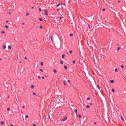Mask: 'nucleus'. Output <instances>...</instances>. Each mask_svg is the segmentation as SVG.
Returning a JSON list of instances; mask_svg holds the SVG:
<instances>
[{"mask_svg": "<svg viewBox=\"0 0 126 126\" xmlns=\"http://www.w3.org/2000/svg\"><path fill=\"white\" fill-rule=\"evenodd\" d=\"M44 12L45 14H46V15L47 16L48 15V11L47 10H44Z\"/></svg>", "mask_w": 126, "mask_h": 126, "instance_id": "nucleus-1", "label": "nucleus"}, {"mask_svg": "<svg viewBox=\"0 0 126 126\" xmlns=\"http://www.w3.org/2000/svg\"><path fill=\"white\" fill-rule=\"evenodd\" d=\"M67 119V117H65L64 118L62 119V121H65V120H66Z\"/></svg>", "mask_w": 126, "mask_h": 126, "instance_id": "nucleus-2", "label": "nucleus"}, {"mask_svg": "<svg viewBox=\"0 0 126 126\" xmlns=\"http://www.w3.org/2000/svg\"><path fill=\"white\" fill-rule=\"evenodd\" d=\"M110 82L111 83H112L114 82V81L113 80H110Z\"/></svg>", "mask_w": 126, "mask_h": 126, "instance_id": "nucleus-3", "label": "nucleus"}, {"mask_svg": "<svg viewBox=\"0 0 126 126\" xmlns=\"http://www.w3.org/2000/svg\"><path fill=\"white\" fill-rule=\"evenodd\" d=\"M66 82L65 80H64L63 81V83L64 85H66Z\"/></svg>", "mask_w": 126, "mask_h": 126, "instance_id": "nucleus-4", "label": "nucleus"}, {"mask_svg": "<svg viewBox=\"0 0 126 126\" xmlns=\"http://www.w3.org/2000/svg\"><path fill=\"white\" fill-rule=\"evenodd\" d=\"M64 69L65 70H67V67L66 65L64 66Z\"/></svg>", "mask_w": 126, "mask_h": 126, "instance_id": "nucleus-5", "label": "nucleus"}, {"mask_svg": "<svg viewBox=\"0 0 126 126\" xmlns=\"http://www.w3.org/2000/svg\"><path fill=\"white\" fill-rule=\"evenodd\" d=\"M121 119L122 121L123 122L124 121V118H123V117L122 116H121Z\"/></svg>", "mask_w": 126, "mask_h": 126, "instance_id": "nucleus-6", "label": "nucleus"}, {"mask_svg": "<svg viewBox=\"0 0 126 126\" xmlns=\"http://www.w3.org/2000/svg\"><path fill=\"white\" fill-rule=\"evenodd\" d=\"M8 48L9 49H11V47L10 46H8Z\"/></svg>", "mask_w": 126, "mask_h": 126, "instance_id": "nucleus-7", "label": "nucleus"}, {"mask_svg": "<svg viewBox=\"0 0 126 126\" xmlns=\"http://www.w3.org/2000/svg\"><path fill=\"white\" fill-rule=\"evenodd\" d=\"M3 49H5L6 48V46L5 45H4L3 46Z\"/></svg>", "mask_w": 126, "mask_h": 126, "instance_id": "nucleus-8", "label": "nucleus"}, {"mask_svg": "<svg viewBox=\"0 0 126 126\" xmlns=\"http://www.w3.org/2000/svg\"><path fill=\"white\" fill-rule=\"evenodd\" d=\"M65 55L64 54H63L62 55V58H63L64 57H65Z\"/></svg>", "mask_w": 126, "mask_h": 126, "instance_id": "nucleus-9", "label": "nucleus"}, {"mask_svg": "<svg viewBox=\"0 0 126 126\" xmlns=\"http://www.w3.org/2000/svg\"><path fill=\"white\" fill-rule=\"evenodd\" d=\"M53 72L54 73H56L57 72V70L55 69H54L53 70Z\"/></svg>", "mask_w": 126, "mask_h": 126, "instance_id": "nucleus-10", "label": "nucleus"}, {"mask_svg": "<svg viewBox=\"0 0 126 126\" xmlns=\"http://www.w3.org/2000/svg\"><path fill=\"white\" fill-rule=\"evenodd\" d=\"M4 123L3 121H1L0 122V124L1 125H3L4 124Z\"/></svg>", "mask_w": 126, "mask_h": 126, "instance_id": "nucleus-11", "label": "nucleus"}, {"mask_svg": "<svg viewBox=\"0 0 126 126\" xmlns=\"http://www.w3.org/2000/svg\"><path fill=\"white\" fill-rule=\"evenodd\" d=\"M39 19L40 21H42L43 20V19L41 18H39Z\"/></svg>", "mask_w": 126, "mask_h": 126, "instance_id": "nucleus-12", "label": "nucleus"}, {"mask_svg": "<svg viewBox=\"0 0 126 126\" xmlns=\"http://www.w3.org/2000/svg\"><path fill=\"white\" fill-rule=\"evenodd\" d=\"M97 87L98 88L99 90H100V87L98 85H97Z\"/></svg>", "mask_w": 126, "mask_h": 126, "instance_id": "nucleus-13", "label": "nucleus"}, {"mask_svg": "<svg viewBox=\"0 0 126 126\" xmlns=\"http://www.w3.org/2000/svg\"><path fill=\"white\" fill-rule=\"evenodd\" d=\"M34 87V86L33 85H31V87L32 89H33Z\"/></svg>", "mask_w": 126, "mask_h": 126, "instance_id": "nucleus-14", "label": "nucleus"}, {"mask_svg": "<svg viewBox=\"0 0 126 126\" xmlns=\"http://www.w3.org/2000/svg\"><path fill=\"white\" fill-rule=\"evenodd\" d=\"M60 63L61 64H63V61L62 60H61L60 61Z\"/></svg>", "mask_w": 126, "mask_h": 126, "instance_id": "nucleus-15", "label": "nucleus"}, {"mask_svg": "<svg viewBox=\"0 0 126 126\" xmlns=\"http://www.w3.org/2000/svg\"><path fill=\"white\" fill-rule=\"evenodd\" d=\"M74 112L76 113V114H77V110L75 109L74 110Z\"/></svg>", "mask_w": 126, "mask_h": 126, "instance_id": "nucleus-16", "label": "nucleus"}, {"mask_svg": "<svg viewBox=\"0 0 126 126\" xmlns=\"http://www.w3.org/2000/svg\"><path fill=\"white\" fill-rule=\"evenodd\" d=\"M41 65L42 66H43V62H41L40 63Z\"/></svg>", "mask_w": 126, "mask_h": 126, "instance_id": "nucleus-17", "label": "nucleus"}, {"mask_svg": "<svg viewBox=\"0 0 126 126\" xmlns=\"http://www.w3.org/2000/svg\"><path fill=\"white\" fill-rule=\"evenodd\" d=\"M86 108H90V107L89 105H87L86 106Z\"/></svg>", "mask_w": 126, "mask_h": 126, "instance_id": "nucleus-18", "label": "nucleus"}, {"mask_svg": "<svg viewBox=\"0 0 126 126\" xmlns=\"http://www.w3.org/2000/svg\"><path fill=\"white\" fill-rule=\"evenodd\" d=\"M5 27L7 29H8V27L7 25H5Z\"/></svg>", "mask_w": 126, "mask_h": 126, "instance_id": "nucleus-19", "label": "nucleus"}, {"mask_svg": "<svg viewBox=\"0 0 126 126\" xmlns=\"http://www.w3.org/2000/svg\"><path fill=\"white\" fill-rule=\"evenodd\" d=\"M123 8L125 10H126V7L125 6H123Z\"/></svg>", "mask_w": 126, "mask_h": 126, "instance_id": "nucleus-20", "label": "nucleus"}, {"mask_svg": "<svg viewBox=\"0 0 126 126\" xmlns=\"http://www.w3.org/2000/svg\"><path fill=\"white\" fill-rule=\"evenodd\" d=\"M73 63V64H75V60H73L72 62Z\"/></svg>", "mask_w": 126, "mask_h": 126, "instance_id": "nucleus-21", "label": "nucleus"}, {"mask_svg": "<svg viewBox=\"0 0 126 126\" xmlns=\"http://www.w3.org/2000/svg\"><path fill=\"white\" fill-rule=\"evenodd\" d=\"M69 35L70 36H72L73 35V34L72 33H70Z\"/></svg>", "mask_w": 126, "mask_h": 126, "instance_id": "nucleus-22", "label": "nucleus"}, {"mask_svg": "<svg viewBox=\"0 0 126 126\" xmlns=\"http://www.w3.org/2000/svg\"><path fill=\"white\" fill-rule=\"evenodd\" d=\"M50 39H51V40L52 41V42H53V39H52V36H50Z\"/></svg>", "mask_w": 126, "mask_h": 126, "instance_id": "nucleus-23", "label": "nucleus"}, {"mask_svg": "<svg viewBox=\"0 0 126 126\" xmlns=\"http://www.w3.org/2000/svg\"><path fill=\"white\" fill-rule=\"evenodd\" d=\"M10 110V108H7V110L8 111H9Z\"/></svg>", "mask_w": 126, "mask_h": 126, "instance_id": "nucleus-24", "label": "nucleus"}, {"mask_svg": "<svg viewBox=\"0 0 126 126\" xmlns=\"http://www.w3.org/2000/svg\"><path fill=\"white\" fill-rule=\"evenodd\" d=\"M111 91L113 92H115L114 90L113 89H112L111 90Z\"/></svg>", "mask_w": 126, "mask_h": 126, "instance_id": "nucleus-25", "label": "nucleus"}, {"mask_svg": "<svg viewBox=\"0 0 126 126\" xmlns=\"http://www.w3.org/2000/svg\"><path fill=\"white\" fill-rule=\"evenodd\" d=\"M29 15V14L28 13H26V15L27 16H28Z\"/></svg>", "mask_w": 126, "mask_h": 126, "instance_id": "nucleus-26", "label": "nucleus"}, {"mask_svg": "<svg viewBox=\"0 0 126 126\" xmlns=\"http://www.w3.org/2000/svg\"><path fill=\"white\" fill-rule=\"evenodd\" d=\"M5 33V32L4 31H2L1 32V33L2 34H3Z\"/></svg>", "mask_w": 126, "mask_h": 126, "instance_id": "nucleus-27", "label": "nucleus"}, {"mask_svg": "<svg viewBox=\"0 0 126 126\" xmlns=\"http://www.w3.org/2000/svg\"><path fill=\"white\" fill-rule=\"evenodd\" d=\"M69 53L70 54H71L72 53V51L71 50H70Z\"/></svg>", "mask_w": 126, "mask_h": 126, "instance_id": "nucleus-28", "label": "nucleus"}, {"mask_svg": "<svg viewBox=\"0 0 126 126\" xmlns=\"http://www.w3.org/2000/svg\"><path fill=\"white\" fill-rule=\"evenodd\" d=\"M115 72H117L118 71V69L117 68H116L115 69Z\"/></svg>", "mask_w": 126, "mask_h": 126, "instance_id": "nucleus-29", "label": "nucleus"}, {"mask_svg": "<svg viewBox=\"0 0 126 126\" xmlns=\"http://www.w3.org/2000/svg\"><path fill=\"white\" fill-rule=\"evenodd\" d=\"M40 28L41 29H43L42 26H40Z\"/></svg>", "mask_w": 126, "mask_h": 126, "instance_id": "nucleus-30", "label": "nucleus"}, {"mask_svg": "<svg viewBox=\"0 0 126 126\" xmlns=\"http://www.w3.org/2000/svg\"><path fill=\"white\" fill-rule=\"evenodd\" d=\"M78 117L79 118H80L81 117V115L80 114H79L78 115Z\"/></svg>", "mask_w": 126, "mask_h": 126, "instance_id": "nucleus-31", "label": "nucleus"}, {"mask_svg": "<svg viewBox=\"0 0 126 126\" xmlns=\"http://www.w3.org/2000/svg\"><path fill=\"white\" fill-rule=\"evenodd\" d=\"M39 11L40 12H41L42 10L40 8H39Z\"/></svg>", "mask_w": 126, "mask_h": 126, "instance_id": "nucleus-32", "label": "nucleus"}, {"mask_svg": "<svg viewBox=\"0 0 126 126\" xmlns=\"http://www.w3.org/2000/svg\"><path fill=\"white\" fill-rule=\"evenodd\" d=\"M90 99V98L89 97H88L87 98V100H89Z\"/></svg>", "mask_w": 126, "mask_h": 126, "instance_id": "nucleus-33", "label": "nucleus"}, {"mask_svg": "<svg viewBox=\"0 0 126 126\" xmlns=\"http://www.w3.org/2000/svg\"><path fill=\"white\" fill-rule=\"evenodd\" d=\"M60 3H59V4H57V7H58V6H59V5H60Z\"/></svg>", "mask_w": 126, "mask_h": 126, "instance_id": "nucleus-34", "label": "nucleus"}, {"mask_svg": "<svg viewBox=\"0 0 126 126\" xmlns=\"http://www.w3.org/2000/svg\"><path fill=\"white\" fill-rule=\"evenodd\" d=\"M120 49V48L119 47H117V50L119 51Z\"/></svg>", "mask_w": 126, "mask_h": 126, "instance_id": "nucleus-35", "label": "nucleus"}, {"mask_svg": "<svg viewBox=\"0 0 126 126\" xmlns=\"http://www.w3.org/2000/svg\"><path fill=\"white\" fill-rule=\"evenodd\" d=\"M25 117L27 118H28V115H26L25 116Z\"/></svg>", "mask_w": 126, "mask_h": 126, "instance_id": "nucleus-36", "label": "nucleus"}, {"mask_svg": "<svg viewBox=\"0 0 126 126\" xmlns=\"http://www.w3.org/2000/svg\"><path fill=\"white\" fill-rule=\"evenodd\" d=\"M88 27L89 28H90V25L89 24H88Z\"/></svg>", "mask_w": 126, "mask_h": 126, "instance_id": "nucleus-37", "label": "nucleus"}, {"mask_svg": "<svg viewBox=\"0 0 126 126\" xmlns=\"http://www.w3.org/2000/svg\"><path fill=\"white\" fill-rule=\"evenodd\" d=\"M102 10L103 11H105L106 9L105 8H104Z\"/></svg>", "mask_w": 126, "mask_h": 126, "instance_id": "nucleus-38", "label": "nucleus"}, {"mask_svg": "<svg viewBox=\"0 0 126 126\" xmlns=\"http://www.w3.org/2000/svg\"><path fill=\"white\" fill-rule=\"evenodd\" d=\"M124 67V66L123 65H121V68H123Z\"/></svg>", "mask_w": 126, "mask_h": 126, "instance_id": "nucleus-39", "label": "nucleus"}, {"mask_svg": "<svg viewBox=\"0 0 126 126\" xmlns=\"http://www.w3.org/2000/svg\"><path fill=\"white\" fill-rule=\"evenodd\" d=\"M33 95H36V93H35L34 92H33Z\"/></svg>", "mask_w": 126, "mask_h": 126, "instance_id": "nucleus-40", "label": "nucleus"}, {"mask_svg": "<svg viewBox=\"0 0 126 126\" xmlns=\"http://www.w3.org/2000/svg\"><path fill=\"white\" fill-rule=\"evenodd\" d=\"M40 70L42 72H43V70L42 69H40Z\"/></svg>", "mask_w": 126, "mask_h": 126, "instance_id": "nucleus-41", "label": "nucleus"}, {"mask_svg": "<svg viewBox=\"0 0 126 126\" xmlns=\"http://www.w3.org/2000/svg\"><path fill=\"white\" fill-rule=\"evenodd\" d=\"M38 78L39 79H41V77L40 76H38Z\"/></svg>", "mask_w": 126, "mask_h": 126, "instance_id": "nucleus-42", "label": "nucleus"}, {"mask_svg": "<svg viewBox=\"0 0 126 126\" xmlns=\"http://www.w3.org/2000/svg\"><path fill=\"white\" fill-rule=\"evenodd\" d=\"M94 125H96L97 124L95 122H94Z\"/></svg>", "mask_w": 126, "mask_h": 126, "instance_id": "nucleus-43", "label": "nucleus"}, {"mask_svg": "<svg viewBox=\"0 0 126 126\" xmlns=\"http://www.w3.org/2000/svg\"><path fill=\"white\" fill-rule=\"evenodd\" d=\"M67 81L69 83H70V81L69 80H68Z\"/></svg>", "mask_w": 126, "mask_h": 126, "instance_id": "nucleus-44", "label": "nucleus"}, {"mask_svg": "<svg viewBox=\"0 0 126 126\" xmlns=\"http://www.w3.org/2000/svg\"><path fill=\"white\" fill-rule=\"evenodd\" d=\"M33 126H36V125L35 124H33Z\"/></svg>", "mask_w": 126, "mask_h": 126, "instance_id": "nucleus-45", "label": "nucleus"}, {"mask_svg": "<svg viewBox=\"0 0 126 126\" xmlns=\"http://www.w3.org/2000/svg\"><path fill=\"white\" fill-rule=\"evenodd\" d=\"M24 59H26H26H27V57H26H26H24Z\"/></svg>", "mask_w": 126, "mask_h": 126, "instance_id": "nucleus-46", "label": "nucleus"}, {"mask_svg": "<svg viewBox=\"0 0 126 126\" xmlns=\"http://www.w3.org/2000/svg\"><path fill=\"white\" fill-rule=\"evenodd\" d=\"M22 108H23V109H24L25 108V106H23L22 107Z\"/></svg>", "mask_w": 126, "mask_h": 126, "instance_id": "nucleus-47", "label": "nucleus"}, {"mask_svg": "<svg viewBox=\"0 0 126 126\" xmlns=\"http://www.w3.org/2000/svg\"><path fill=\"white\" fill-rule=\"evenodd\" d=\"M8 22H9V21H8V20H6V23H7Z\"/></svg>", "mask_w": 126, "mask_h": 126, "instance_id": "nucleus-48", "label": "nucleus"}, {"mask_svg": "<svg viewBox=\"0 0 126 126\" xmlns=\"http://www.w3.org/2000/svg\"><path fill=\"white\" fill-rule=\"evenodd\" d=\"M8 13H9V15H10V14H11V13H10V12H8Z\"/></svg>", "mask_w": 126, "mask_h": 126, "instance_id": "nucleus-49", "label": "nucleus"}, {"mask_svg": "<svg viewBox=\"0 0 126 126\" xmlns=\"http://www.w3.org/2000/svg\"><path fill=\"white\" fill-rule=\"evenodd\" d=\"M41 78H42V79H44V77H43V76H42V77H41Z\"/></svg>", "mask_w": 126, "mask_h": 126, "instance_id": "nucleus-50", "label": "nucleus"}, {"mask_svg": "<svg viewBox=\"0 0 126 126\" xmlns=\"http://www.w3.org/2000/svg\"><path fill=\"white\" fill-rule=\"evenodd\" d=\"M95 95H97V93H96V92H95Z\"/></svg>", "mask_w": 126, "mask_h": 126, "instance_id": "nucleus-51", "label": "nucleus"}, {"mask_svg": "<svg viewBox=\"0 0 126 126\" xmlns=\"http://www.w3.org/2000/svg\"><path fill=\"white\" fill-rule=\"evenodd\" d=\"M59 9H57V10L58 11H59Z\"/></svg>", "mask_w": 126, "mask_h": 126, "instance_id": "nucleus-52", "label": "nucleus"}, {"mask_svg": "<svg viewBox=\"0 0 126 126\" xmlns=\"http://www.w3.org/2000/svg\"><path fill=\"white\" fill-rule=\"evenodd\" d=\"M34 7H31V8L32 9H33L34 8Z\"/></svg>", "mask_w": 126, "mask_h": 126, "instance_id": "nucleus-53", "label": "nucleus"}, {"mask_svg": "<svg viewBox=\"0 0 126 126\" xmlns=\"http://www.w3.org/2000/svg\"><path fill=\"white\" fill-rule=\"evenodd\" d=\"M90 104L91 105H92V103H90Z\"/></svg>", "mask_w": 126, "mask_h": 126, "instance_id": "nucleus-54", "label": "nucleus"}, {"mask_svg": "<svg viewBox=\"0 0 126 126\" xmlns=\"http://www.w3.org/2000/svg\"><path fill=\"white\" fill-rule=\"evenodd\" d=\"M60 18V19H62V17H60V18Z\"/></svg>", "mask_w": 126, "mask_h": 126, "instance_id": "nucleus-55", "label": "nucleus"}, {"mask_svg": "<svg viewBox=\"0 0 126 126\" xmlns=\"http://www.w3.org/2000/svg\"><path fill=\"white\" fill-rule=\"evenodd\" d=\"M10 126H13V124H11V125H10Z\"/></svg>", "mask_w": 126, "mask_h": 126, "instance_id": "nucleus-56", "label": "nucleus"}, {"mask_svg": "<svg viewBox=\"0 0 126 126\" xmlns=\"http://www.w3.org/2000/svg\"><path fill=\"white\" fill-rule=\"evenodd\" d=\"M120 2V1H119V0H118V2Z\"/></svg>", "mask_w": 126, "mask_h": 126, "instance_id": "nucleus-57", "label": "nucleus"}, {"mask_svg": "<svg viewBox=\"0 0 126 126\" xmlns=\"http://www.w3.org/2000/svg\"><path fill=\"white\" fill-rule=\"evenodd\" d=\"M107 28H109V26H107Z\"/></svg>", "mask_w": 126, "mask_h": 126, "instance_id": "nucleus-58", "label": "nucleus"}, {"mask_svg": "<svg viewBox=\"0 0 126 126\" xmlns=\"http://www.w3.org/2000/svg\"><path fill=\"white\" fill-rule=\"evenodd\" d=\"M8 98H9V95H8Z\"/></svg>", "mask_w": 126, "mask_h": 126, "instance_id": "nucleus-59", "label": "nucleus"}, {"mask_svg": "<svg viewBox=\"0 0 126 126\" xmlns=\"http://www.w3.org/2000/svg\"><path fill=\"white\" fill-rule=\"evenodd\" d=\"M24 23H22V24L23 25H24Z\"/></svg>", "mask_w": 126, "mask_h": 126, "instance_id": "nucleus-60", "label": "nucleus"}, {"mask_svg": "<svg viewBox=\"0 0 126 126\" xmlns=\"http://www.w3.org/2000/svg\"><path fill=\"white\" fill-rule=\"evenodd\" d=\"M37 96H39V94H38V95H37Z\"/></svg>", "mask_w": 126, "mask_h": 126, "instance_id": "nucleus-61", "label": "nucleus"}, {"mask_svg": "<svg viewBox=\"0 0 126 126\" xmlns=\"http://www.w3.org/2000/svg\"><path fill=\"white\" fill-rule=\"evenodd\" d=\"M1 60V58H0V60Z\"/></svg>", "mask_w": 126, "mask_h": 126, "instance_id": "nucleus-62", "label": "nucleus"}, {"mask_svg": "<svg viewBox=\"0 0 126 126\" xmlns=\"http://www.w3.org/2000/svg\"><path fill=\"white\" fill-rule=\"evenodd\" d=\"M19 63H21V61H20V62H19Z\"/></svg>", "mask_w": 126, "mask_h": 126, "instance_id": "nucleus-63", "label": "nucleus"}, {"mask_svg": "<svg viewBox=\"0 0 126 126\" xmlns=\"http://www.w3.org/2000/svg\"><path fill=\"white\" fill-rule=\"evenodd\" d=\"M83 110L84 111V109H83Z\"/></svg>", "mask_w": 126, "mask_h": 126, "instance_id": "nucleus-64", "label": "nucleus"}]
</instances>
